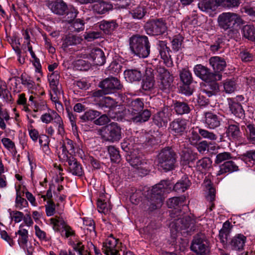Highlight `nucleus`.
<instances>
[{
    "instance_id": "nucleus-1",
    "label": "nucleus",
    "mask_w": 255,
    "mask_h": 255,
    "mask_svg": "<svg viewBox=\"0 0 255 255\" xmlns=\"http://www.w3.org/2000/svg\"><path fill=\"white\" fill-rule=\"evenodd\" d=\"M129 44L132 54L140 58H146L150 53V44L145 35H133L129 39Z\"/></svg>"
},
{
    "instance_id": "nucleus-2",
    "label": "nucleus",
    "mask_w": 255,
    "mask_h": 255,
    "mask_svg": "<svg viewBox=\"0 0 255 255\" xmlns=\"http://www.w3.org/2000/svg\"><path fill=\"white\" fill-rule=\"evenodd\" d=\"M177 157L176 153L171 147H165L157 155V166L165 172L173 170L177 165Z\"/></svg>"
},
{
    "instance_id": "nucleus-3",
    "label": "nucleus",
    "mask_w": 255,
    "mask_h": 255,
    "mask_svg": "<svg viewBox=\"0 0 255 255\" xmlns=\"http://www.w3.org/2000/svg\"><path fill=\"white\" fill-rule=\"evenodd\" d=\"M182 215L176 217L170 224L169 227L172 235H176L177 233L181 234H189L196 229V219L189 216L181 217Z\"/></svg>"
},
{
    "instance_id": "nucleus-4",
    "label": "nucleus",
    "mask_w": 255,
    "mask_h": 255,
    "mask_svg": "<svg viewBox=\"0 0 255 255\" xmlns=\"http://www.w3.org/2000/svg\"><path fill=\"white\" fill-rule=\"evenodd\" d=\"M100 90L95 91L93 96L100 97L103 95L112 94L122 91L123 85L120 80L115 77L110 76L101 81L99 84Z\"/></svg>"
},
{
    "instance_id": "nucleus-5",
    "label": "nucleus",
    "mask_w": 255,
    "mask_h": 255,
    "mask_svg": "<svg viewBox=\"0 0 255 255\" xmlns=\"http://www.w3.org/2000/svg\"><path fill=\"white\" fill-rule=\"evenodd\" d=\"M100 135L105 141L118 142L122 138V129L118 123L113 122L102 128Z\"/></svg>"
},
{
    "instance_id": "nucleus-6",
    "label": "nucleus",
    "mask_w": 255,
    "mask_h": 255,
    "mask_svg": "<svg viewBox=\"0 0 255 255\" xmlns=\"http://www.w3.org/2000/svg\"><path fill=\"white\" fill-rule=\"evenodd\" d=\"M167 29L165 20L162 18L148 19L144 25V29L149 36L162 35Z\"/></svg>"
},
{
    "instance_id": "nucleus-7",
    "label": "nucleus",
    "mask_w": 255,
    "mask_h": 255,
    "mask_svg": "<svg viewBox=\"0 0 255 255\" xmlns=\"http://www.w3.org/2000/svg\"><path fill=\"white\" fill-rule=\"evenodd\" d=\"M157 81L159 89L165 92H167L170 89L173 81V76L168 70L163 67L158 66L156 68Z\"/></svg>"
},
{
    "instance_id": "nucleus-8",
    "label": "nucleus",
    "mask_w": 255,
    "mask_h": 255,
    "mask_svg": "<svg viewBox=\"0 0 255 255\" xmlns=\"http://www.w3.org/2000/svg\"><path fill=\"white\" fill-rule=\"evenodd\" d=\"M240 16L233 12H223L218 17V22L220 28L227 30L234 27L239 21Z\"/></svg>"
},
{
    "instance_id": "nucleus-9",
    "label": "nucleus",
    "mask_w": 255,
    "mask_h": 255,
    "mask_svg": "<svg viewBox=\"0 0 255 255\" xmlns=\"http://www.w3.org/2000/svg\"><path fill=\"white\" fill-rule=\"evenodd\" d=\"M193 71L198 77L205 82L211 80H220L222 79V75L220 74L211 72L209 69L201 64L195 65Z\"/></svg>"
},
{
    "instance_id": "nucleus-10",
    "label": "nucleus",
    "mask_w": 255,
    "mask_h": 255,
    "mask_svg": "<svg viewBox=\"0 0 255 255\" xmlns=\"http://www.w3.org/2000/svg\"><path fill=\"white\" fill-rule=\"evenodd\" d=\"M190 248L192 251L199 255H207L209 253L205 237L202 234H197L194 236Z\"/></svg>"
},
{
    "instance_id": "nucleus-11",
    "label": "nucleus",
    "mask_w": 255,
    "mask_h": 255,
    "mask_svg": "<svg viewBox=\"0 0 255 255\" xmlns=\"http://www.w3.org/2000/svg\"><path fill=\"white\" fill-rule=\"evenodd\" d=\"M186 197L184 196L180 197H174L169 199L167 201V206L169 208L173 209L170 213L172 218H175L180 216L181 213V208L186 206L185 204Z\"/></svg>"
},
{
    "instance_id": "nucleus-12",
    "label": "nucleus",
    "mask_w": 255,
    "mask_h": 255,
    "mask_svg": "<svg viewBox=\"0 0 255 255\" xmlns=\"http://www.w3.org/2000/svg\"><path fill=\"white\" fill-rule=\"evenodd\" d=\"M225 134L231 140H238L242 136L240 124L232 119H229L226 123Z\"/></svg>"
},
{
    "instance_id": "nucleus-13",
    "label": "nucleus",
    "mask_w": 255,
    "mask_h": 255,
    "mask_svg": "<svg viewBox=\"0 0 255 255\" xmlns=\"http://www.w3.org/2000/svg\"><path fill=\"white\" fill-rule=\"evenodd\" d=\"M169 185V181L162 180L160 182L154 186L151 190V197L152 200L155 199L158 204L163 202L164 194Z\"/></svg>"
},
{
    "instance_id": "nucleus-14",
    "label": "nucleus",
    "mask_w": 255,
    "mask_h": 255,
    "mask_svg": "<svg viewBox=\"0 0 255 255\" xmlns=\"http://www.w3.org/2000/svg\"><path fill=\"white\" fill-rule=\"evenodd\" d=\"M157 48L161 58L163 60L164 63L168 67L173 65V61L170 55L171 50L167 46L165 41L159 40L157 43Z\"/></svg>"
},
{
    "instance_id": "nucleus-15",
    "label": "nucleus",
    "mask_w": 255,
    "mask_h": 255,
    "mask_svg": "<svg viewBox=\"0 0 255 255\" xmlns=\"http://www.w3.org/2000/svg\"><path fill=\"white\" fill-rule=\"evenodd\" d=\"M143 100L140 98L128 101L127 109L125 110V117L127 119L135 113L141 111L144 108Z\"/></svg>"
},
{
    "instance_id": "nucleus-16",
    "label": "nucleus",
    "mask_w": 255,
    "mask_h": 255,
    "mask_svg": "<svg viewBox=\"0 0 255 255\" xmlns=\"http://www.w3.org/2000/svg\"><path fill=\"white\" fill-rule=\"evenodd\" d=\"M50 221L51 224L53 225L54 231H60L61 227L64 229L65 231V237L66 238L74 235V231L71 227L66 224L63 218L56 216L55 218H51Z\"/></svg>"
},
{
    "instance_id": "nucleus-17",
    "label": "nucleus",
    "mask_w": 255,
    "mask_h": 255,
    "mask_svg": "<svg viewBox=\"0 0 255 255\" xmlns=\"http://www.w3.org/2000/svg\"><path fill=\"white\" fill-rule=\"evenodd\" d=\"M188 122L184 119H176L173 121L169 127L173 133L181 135L187 129Z\"/></svg>"
},
{
    "instance_id": "nucleus-18",
    "label": "nucleus",
    "mask_w": 255,
    "mask_h": 255,
    "mask_svg": "<svg viewBox=\"0 0 255 255\" xmlns=\"http://www.w3.org/2000/svg\"><path fill=\"white\" fill-rule=\"evenodd\" d=\"M144 72L142 88L144 91H150L153 88L155 84L153 70L151 68L148 67L145 69Z\"/></svg>"
},
{
    "instance_id": "nucleus-19",
    "label": "nucleus",
    "mask_w": 255,
    "mask_h": 255,
    "mask_svg": "<svg viewBox=\"0 0 255 255\" xmlns=\"http://www.w3.org/2000/svg\"><path fill=\"white\" fill-rule=\"evenodd\" d=\"M204 116V124L210 129H215L221 125L220 117L212 112H205Z\"/></svg>"
},
{
    "instance_id": "nucleus-20",
    "label": "nucleus",
    "mask_w": 255,
    "mask_h": 255,
    "mask_svg": "<svg viewBox=\"0 0 255 255\" xmlns=\"http://www.w3.org/2000/svg\"><path fill=\"white\" fill-rule=\"evenodd\" d=\"M135 113L127 119V120L136 124H140L148 121L151 115L150 111L144 108Z\"/></svg>"
},
{
    "instance_id": "nucleus-21",
    "label": "nucleus",
    "mask_w": 255,
    "mask_h": 255,
    "mask_svg": "<svg viewBox=\"0 0 255 255\" xmlns=\"http://www.w3.org/2000/svg\"><path fill=\"white\" fill-rule=\"evenodd\" d=\"M229 110L236 117L244 119L245 112L241 103H238L235 100H227Z\"/></svg>"
},
{
    "instance_id": "nucleus-22",
    "label": "nucleus",
    "mask_w": 255,
    "mask_h": 255,
    "mask_svg": "<svg viewBox=\"0 0 255 255\" xmlns=\"http://www.w3.org/2000/svg\"><path fill=\"white\" fill-rule=\"evenodd\" d=\"M198 6L201 11L211 13L220 5L218 0H201L198 2Z\"/></svg>"
},
{
    "instance_id": "nucleus-23",
    "label": "nucleus",
    "mask_w": 255,
    "mask_h": 255,
    "mask_svg": "<svg viewBox=\"0 0 255 255\" xmlns=\"http://www.w3.org/2000/svg\"><path fill=\"white\" fill-rule=\"evenodd\" d=\"M247 237L243 234H239L234 236L229 243L232 250L241 251L244 250Z\"/></svg>"
},
{
    "instance_id": "nucleus-24",
    "label": "nucleus",
    "mask_w": 255,
    "mask_h": 255,
    "mask_svg": "<svg viewBox=\"0 0 255 255\" xmlns=\"http://www.w3.org/2000/svg\"><path fill=\"white\" fill-rule=\"evenodd\" d=\"M48 6L53 13L58 15H63L68 10L67 4L62 0L52 1Z\"/></svg>"
},
{
    "instance_id": "nucleus-25",
    "label": "nucleus",
    "mask_w": 255,
    "mask_h": 255,
    "mask_svg": "<svg viewBox=\"0 0 255 255\" xmlns=\"http://www.w3.org/2000/svg\"><path fill=\"white\" fill-rule=\"evenodd\" d=\"M198 158V153L193 152L191 149H185L183 150L180 155V163L182 165H188L193 163Z\"/></svg>"
},
{
    "instance_id": "nucleus-26",
    "label": "nucleus",
    "mask_w": 255,
    "mask_h": 255,
    "mask_svg": "<svg viewBox=\"0 0 255 255\" xmlns=\"http://www.w3.org/2000/svg\"><path fill=\"white\" fill-rule=\"evenodd\" d=\"M89 56L95 65L101 66L104 65L106 62L104 52L100 48H96L92 49Z\"/></svg>"
},
{
    "instance_id": "nucleus-27",
    "label": "nucleus",
    "mask_w": 255,
    "mask_h": 255,
    "mask_svg": "<svg viewBox=\"0 0 255 255\" xmlns=\"http://www.w3.org/2000/svg\"><path fill=\"white\" fill-rule=\"evenodd\" d=\"M216 81H205L206 83L202 87V92L209 97L216 95L219 91V86Z\"/></svg>"
},
{
    "instance_id": "nucleus-28",
    "label": "nucleus",
    "mask_w": 255,
    "mask_h": 255,
    "mask_svg": "<svg viewBox=\"0 0 255 255\" xmlns=\"http://www.w3.org/2000/svg\"><path fill=\"white\" fill-rule=\"evenodd\" d=\"M69 166V170L73 175L81 176L84 172L82 166L77 159L72 156L67 161Z\"/></svg>"
},
{
    "instance_id": "nucleus-29",
    "label": "nucleus",
    "mask_w": 255,
    "mask_h": 255,
    "mask_svg": "<svg viewBox=\"0 0 255 255\" xmlns=\"http://www.w3.org/2000/svg\"><path fill=\"white\" fill-rule=\"evenodd\" d=\"M144 71L139 69H128L124 71L125 77L130 82H139L141 80Z\"/></svg>"
},
{
    "instance_id": "nucleus-30",
    "label": "nucleus",
    "mask_w": 255,
    "mask_h": 255,
    "mask_svg": "<svg viewBox=\"0 0 255 255\" xmlns=\"http://www.w3.org/2000/svg\"><path fill=\"white\" fill-rule=\"evenodd\" d=\"M195 168L197 171L206 174L212 168V160L209 157H203L196 162Z\"/></svg>"
},
{
    "instance_id": "nucleus-31",
    "label": "nucleus",
    "mask_w": 255,
    "mask_h": 255,
    "mask_svg": "<svg viewBox=\"0 0 255 255\" xmlns=\"http://www.w3.org/2000/svg\"><path fill=\"white\" fill-rule=\"evenodd\" d=\"M239 170V167L231 159L224 162L220 166V170L218 171L217 175L220 176L226 173H231Z\"/></svg>"
},
{
    "instance_id": "nucleus-32",
    "label": "nucleus",
    "mask_w": 255,
    "mask_h": 255,
    "mask_svg": "<svg viewBox=\"0 0 255 255\" xmlns=\"http://www.w3.org/2000/svg\"><path fill=\"white\" fill-rule=\"evenodd\" d=\"M209 63L215 70L214 73H219L218 72L224 70L227 65L225 60L218 56L211 57L209 59Z\"/></svg>"
},
{
    "instance_id": "nucleus-33",
    "label": "nucleus",
    "mask_w": 255,
    "mask_h": 255,
    "mask_svg": "<svg viewBox=\"0 0 255 255\" xmlns=\"http://www.w3.org/2000/svg\"><path fill=\"white\" fill-rule=\"evenodd\" d=\"M93 11L99 14H103L113 8L112 4L104 1H100L93 4Z\"/></svg>"
},
{
    "instance_id": "nucleus-34",
    "label": "nucleus",
    "mask_w": 255,
    "mask_h": 255,
    "mask_svg": "<svg viewBox=\"0 0 255 255\" xmlns=\"http://www.w3.org/2000/svg\"><path fill=\"white\" fill-rule=\"evenodd\" d=\"M118 26L116 20H103L100 22L99 27L101 30L107 34H110L113 32Z\"/></svg>"
},
{
    "instance_id": "nucleus-35",
    "label": "nucleus",
    "mask_w": 255,
    "mask_h": 255,
    "mask_svg": "<svg viewBox=\"0 0 255 255\" xmlns=\"http://www.w3.org/2000/svg\"><path fill=\"white\" fill-rule=\"evenodd\" d=\"M173 106L174 110L177 115L188 114L191 111L189 105L185 102L175 101L174 102Z\"/></svg>"
},
{
    "instance_id": "nucleus-36",
    "label": "nucleus",
    "mask_w": 255,
    "mask_h": 255,
    "mask_svg": "<svg viewBox=\"0 0 255 255\" xmlns=\"http://www.w3.org/2000/svg\"><path fill=\"white\" fill-rule=\"evenodd\" d=\"M191 182L186 176H183L174 186L175 191L182 193L186 190L190 186Z\"/></svg>"
},
{
    "instance_id": "nucleus-37",
    "label": "nucleus",
    "mask_w": 255,
    "mask_h": 255,
    "mask_svg": "<svg viewBox=\"0 0 255 255\" xmlns=\"http://www.w3.org/2000/svg\"><path fill=\"white\" fill-rule=\"evenodd\" d=\"M168 121V119L164 111H159L153 116V122L158 127L166 126Z\"/></svg>"
},
{
    "instance_id": "nucleus-38",
    "label": "nucleus",
    "mask_w": 255,
    "mask_h": 255,
    "mask_svg": "<svg viewBox=\"0 0 255 255\" xmlns=\"http://www.w3.org/2000/svg\"><path fill=\"white\" fill-rule=\"evenodd\" d=\"M147 13L146 7L142 5H138L133 8L129 12L133 19H141Z\"/></svg>"
},
{
    "instance_id": "nucleus-39",
    "label": "nucleus",
    "mask_w": 255,
    "mask_h": 255,
    "mask_svg": "<svg viewBox=\"0 0 255 255\" xmlns=\"http://www.w3.org/2000/svg\"><path fill=\"white\" fill-rule=\"evenodd\" d=\"M24 191H20L16 189V196L15 201V206L19 210H22L24 208H26L28 206V203L26 200L22 196H24Z\"/></svg>"
},
{
    "instance_id": "nucleus-40",
    "label": "nucleus",
    "mask_w": 255,
    "mask_h": 255,
    "mask_svg": "<svg viewBox=\"0 0 255 255\" xmlns=\"http://www.w3.org/2000/svg\"><path fill=\"white\" fill-rule=\"evenodd\" d=\"M245 135L249 143L255 144V125L252 124H247Z\"/></svg>"
},
{
    "instance_id": "nucleus-41",
    "label": "nucleus",
    "mask_w": 255,
    "mask_h": 255,
    "mask_svg": "<svg viewBox=\"0 0 255 255\" xmlns=\"http://www.w3.org/2000/svg\"><path fill=\"white\" fill-rule=\"evenodd\" d=\"M230 226V222L227 221L223 224L222 228L219 231V237L223 244L227 242V238L231 230Z\"/></svg>"
},
{
    "instance_id": "nucleus-42",
    "label": "nucleus",
    "mask_w": 255,
    "mask_h": 255,
    "mask_svg": "<svg viewBox=\"0 0 255 255\" xmlns=\"http://www.w3.org/2000/svg\"><path fill=\"white\" fill-rule=\"evenodd\" d=\"M60 75L59 72L57 71L53 72L49 76L48 81L49 82L50 86L54 92L57 94L58 92V86L59 85Z\"/></svg>"
},
{
    "instance_id": "nucleus-43",
    "label": "nucleus",
    "mask_w": 255,
    "mask_h": 255,
    "mask_svg": "<svg viewBox=\"0 0 255 255\" xmlns=\"http://www.w3.org/2000/svg\"><path fill=\"white\" fill-rule=\"evenodd\" d=\"M60 116L53 110H50L48 113H45L41 117L42 122L46 124L50 123L52 120H54V122H58Z\"/></svg>"
},
{
    "instance_id": "nucleus-44",
    "label": "nucleus",
    "mask_w": 255,
    "mask_h": 255,
    "mask_svg": "<svg viewBox=\"0 0 255 255\" xmlns=\"http://www.w3.org/2000/svg\"><path fill=\"white\" fill-rule=\"evenodd\" d=\"M243 36L247 39L255 41V28L251 25H246L242 28Z\"/></svg>"
},
{
    "instance_id": "nucleus-45",
    "label": "nucleus",
    "mask_w": 255,
    "mask_h": 255,
    "mask_svg": "<svg viewBox=\"0 0 255 255\" xmlns=\"http://www.w3.org/2000/svg\"><path fill=\"white\" fill-rule=\"evenodd\" d=\"M179 77L183 84H191L193 81L191 72L188 69L183 68L179 71Z\"/></svg>"
},
{
    "instance_id": "nucleus-46",
    "label": "nucleus",
    "mask_w": 255,
    "mask_h": 255,
    "mask_svg": "<svg viewBox=\"0 0 255 255\" xmlns=\"http://www.w3.org/2000/svg\"><path fill=\"white\" fill-rule=\"evenodd\" d=\"M81 40L78 36L74 35H68L64 39L62 47L66 48L70 46L77 45L80 43Z\"/></svg>"
},
{
    "instance_id": "nucleus-47",
    "label": "nucleus",
    "mask_w": 255,
    "mask_h": 255,
    "mask_svg": "<svg viewBox=\"0 0 255 255\" xmlns=\"http://www.w3.org/2000/svg\"><path fill=\"white\" fill-rule=\"evenodd\" d=\"M0 97L6 102H9L11 99V96L10 92L7 88V86L4 81L0 78Z\"/></svg>"
},
{
    "instance_id": "nucleus-48",
    "label": "nucleus",
    "mask_w": 255,
    "mask_h": 255,
    "mask_svg": "<svg viewBox=\"0 0 255 255\" xmlns=\"http://www.w3.org/2000/svg\"><path fill=\"white\" fill-rule=\"evenodd\" d=\"M101 113L95 110H90L86 112L80 117V119L83 122L91 121L100 116Z\"/></svg>"
},
{
    "instance_id": "nucleus-49",
    "label": "nucleus",
    "mask_w": 255,
    "mask_h": 255,
    "mask_svg": "<svg viewBox=\"0 0 255 255\" xmlns=\"http://www.w3.org/2000/svg\"><path fill=\"white\" fill-rule=\"evenodd\" d=\"M108 150L111 161L115 163L120 162L121 158L119 150L115 146L112 145L109 146Z\"/></svg>"
},
{
    "instance_id": "nucleus-50",
    "label": "nucleus",
    "mask_w": 255,
    "mask_h": 255,
    "mask_svg": "<svg viewBox=\"0 0 255 255\" xmlns=\"http://www.w3.org/2000/svg\"><path fill=\"white\" fill-rule=\"evenodd\" d=\"M117 241L114 239L111 240H108L106 243H104L103 246V252L106 255H108L111 252L117 250L116 248Z\"/></svg>"
},
{
    "instance_id": "nucleus-51",
    "label": "nucleus",
    "mask_w": 255,
    "mask_h": 255,
    "mask_svg": "<svg viewBox=\"0 0 255 255\" xmlns=\"http://www.w3.org/2000/svg\"><path fill=\"white\" fill-rule=\"evenodd\" d=\"M183 39L184 38L180 35H176L173 37L171 41L172 49L173 51L177 52L181 48Z\"/></svg>"
},
{
    "instance_id": "nucleus-52",
    "label": "nucleus",
    "mask_w": 255,
    "mask_h": 255,
    "mask_svg": "<svg viewBox=\"0 0 255 255\" xmlns=\"http://www.w3.org/2000/svg\"><path fill=\"white\" fill-rule=\"evenodd\" d=\"M74 66L76 70L80 71H87L91 67L90 63L83 59H78L75 61Z\"/></svg>"
},
{
    "instance_id": "nucleus-53",
    "label": "nucleus",
    "mask_w": 255,
    "mask_h": 255,
    "mask_svg": "<svg viewBox=\"0 0 255 255\" xmlns=\"http://www.w3.org/2000/svg\"><path fill=\"white\" fill-rule=\"evenodd\" d=\"M224 90L227 94L233 93L236 89L235 81L231 79H227L223 83Z\"/></svg>"
},
{
    "instance_id": "nucleus-54",
    "label": "nucleus",
    "mask_w": 255,
    "mask_h": 255,
    "mask_svg": "<svg viewBox=\"0 0 255 255\" xmlns=\"http://www.w3.org/2000/svg\"><path fill=\"white\" fill-rule=\"evenodd\" d=\"M122 66L116 61H113L107 69V74L117 75L122 70Z\"/></svg>"
},
{
    "instance_id": "nucleus-55",
    "label": "nucleus",
    "mask_w": 255,
    "mask_h": 255,
    "mask_svg": "<svg viewBox=\"0 0 255 255\" xmlns=\"http://www.w3.org/2000/svg\"><path fill=\"white\" fill-rule=\"evenodd\" d=\"M232 154L229 152H223L218 153L216 155V158L215 160V163L216 164H220L222 162H225L229 161L232 158Z\"/></svg>"
},
{
    "instance_id": "nucleus-56",
    "label": "nucleus",
    "mask_w": 255,
    "mask_h": 255,
    "mask_svg": "<svg viewBox=\"0 0 255 255\" xmlns=\"http://www.w3.org/2000/svg\"><path fill=\"white\" fill-rule=\"evenodd\" d=\"M198 132L203 138L210 140H216L218 138L217 135L214 132L205 129L200 128L198 129Z\"/></svg>"
},
{
    "instance_id": "nucleus-57",
    "label": "nucleus",
    "mask_w": 255,
    "mask_h": 255,
    "mask_svg": "<svg viewBox=\"0 0 255 255\" xmlns=\"http://www.w3.org/2000/svg\"><path fill=\"white\" fill-rule=\"evenodd\" d=\"M100 106L102 108L112 109L115 107L116 102L110 97H105L100 101Z\"/></svg>"
},
{
    "instance_id": "nucleus-58",
    "label": "nucleus",
    "mask_w": 255,
    "mask_h": 255,
    "mask_svg": "<svg viewBox=\"0 0 255 255\" xmlns=\"http://www.w3.org/2000/svg\"><path fill=\"white\" fill-rule=\"evenodd\" d=\"M220 6L232 8L238 7L240 4V0H218Z\"/></svg>"
},
{
    "instance_id": "nucleus-59",
    "label": "nucleus",
    "mask_w": 255,
    "mask_h": 255,
    "mask_svg": "<svg viewBox=\"0 0 255 255\" xmlns=\"http://www.w3.org/2000/svg\"><path fill=\"white\" fill-rule=\"evenodd\" d=\"M97 208L99 212L107 214L109 213L111 208L108 204L102 199L97 201Z\"/></svg>"
},
{
    "instance_id": "nucleus-60",
    "label": "nucleus",
    "mask_w": 255,
    "mask_h": 255,
    "mask_svg": "<svg viewBox=\"0 0 255 255\" xmlns=\"http://www.w3.org/2000/svg\"><path fill=\"white\" fill-rule=\"evenodd\" d=\"M162 203H161L160 204H158L157 202L155 201V199L153 200L150 197L149 200L147 199L145 201V204L148 207L147 208V207L145 206L144 207V208L145 210H147L149 212H151L157 208L160 207L162 205Z\"/></svg>"
},
{
    "instance_id": "nucleus-61",
    "label": "nucleus",
    "mask_w": 255,
    "mask_h": 255,
    "mask_svg": "<svg viewBox=\"0 0 255 255\" xmlns=\"http://www.w3.org/2000/svg\"><path fill=\"white\" fill-rule=\"evenodd\" d=\"M17 234L20 236L18 240V244L20 245H26L28 241L27 230L24 229H20L18 231Z\"/></svg>"
},
{
    "instance_id": "nucleus-62",
    "label": "nucleus",
    "mask_w": 255,
    "mask_h": 255,
    "mask_svg": "<svg viewBox=\"0 0 255 255\" xmlns=\"http://www.w3.org/2000/svg\"><path fill=\"white\" fill-rule=\"evenodd\" d=\"M72 247L74 250L77 252L79 255H91L88 251L85 250V247L81 242L76 244L73 243Z\"/></svg>"
},
{
    "instance_id": "nucleus-63",
    "label": "nucleus",
    "mask_w": 255,
    "mask_h": 255,
    "mask_svg": "<svg viewBox=\"0 0 255 255\" xmlns=\"http://www.w3.org/2000/svg\"><path fill=\"white\" fill-rule=\"evenodd\" d=\"M128 160L129 161V163L130 165L135 168L136 169L140 165H146V163L145 162L142 161L140 158L137 156H132Z\"/></svg>"
},
{
    "instance_id": "nucleus-64",
    "label": "nucleus",
    "mask_w": 255,
    "mask_h": 255,
    "mask_svg": "<svg viewBox=\"0 0 255 255\" xmlns=\"http://www.w3.org/2000/svg\"><path fill=\"white\" fill-rule=\"evenodd\" d=\"M242 159L245 161H255V150L247 151L242 155Z\"/></svg>"
}]
</instances>
